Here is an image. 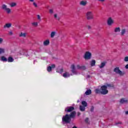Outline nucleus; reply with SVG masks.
<instances>
[{
  "instance_id": "f257e3e1",
  "label": "nucleus",
  "mask_w": 128,
  "mask_h": 128,
  "mask_svg": "<svg viewBox=\"0 0 128 128\" xmlns=\"http://www.w3.org/2000/svg\"><path fill=\"white\" fill-rule=\"evenodd\" d=\"M76 111H73L70 113V114H66L65 116H63L62 118V121L65 124H70L72 122V118H74L76 116Z\"/></svg>"
},
{
  "instance_id": "f03ea898",
  "label": "nucleus",
  "mask_w": 128,
  "mask_h": 128,
  "mask_svg": "<svg viewBox=\"0 0 128 128\" xmlns=\"http://www.w3.org/2000/svg\"><path fill=\"white\" fill-rule=\"evenodd\" d=\"M86 18L88 20H92L94 18L92 12L88 11L86 13Z\"/></svg>"
},
{
  "instance_id": "7ed1b4c3",
  "label": "nucleus",
  "mask_w": 128,
  "mask_h": 128,
  "mask_svg": "<svg viewBox=\"0 0 128 128\" xmlns=\"http://www.w3.org/2000/svg\"><path fill=\"white\" fill-rule=\"evenodd\" d=\"M100 94H108V86L104 85L100 88Z\"/></svg>"
},
{
  "instance_id": "20e7f679",
  "label": "nucleus",
  "mask_w": 128,
  "mask_h": 128,
  "mask_svg": "<svg viewBox=\"0 0 128 128\" xmlns=\"http://www.w3.org/2000/svg\"><path fill=\"white\" fill-rule=\"evenodd\" d=\"M84 58L86 60H88L92 58V53L89 52H86L84 56Z\"/></svg>"
},
{
  "instance_id": "39448f33",
  "label": "nucleus",
  "mask_w": 128,
  "mask_h": 128,
  "mask_svg": "<svg viewBox=\"0 0 128 128\" xmlns=\"http://www.w3.org/2000/svg\"><path fill=\"white\" fill-rule=\"evenodd\" d=\"M114 72L117 74H120V76H124V72H123L120 70V68L116 67L114 68Z\"/></svg>"
},
{
  "instance_id": "423d86ee",
  "label": "nucleus",
  "mask_w": 128,
  "mask_h": 128,
  "mask_svg": "<svg viewBox=\"0 0 128 128\" xmlns=\"http://www.w3.org/2000/svg\"><path fill=\"white\" fill-rule=\"evenodd\" d=\"M74 110V107L72 106H67L64 109L65 112H72Z\"/></svg>"
},
{
  "instance_id": "0eeeda50",
  "label": "nucleus",
  "mask_w": 128,
  "mask_h": 128,
  "mask_svg": "<svg viewBox=\"0 0 128 128\" xmlns=\"http://www.w3.org/2000/svg\"><path fill=\"white\" fill-rule=\"evenodd\" d=\"M2 10H6L8 14H10V8H8V6L6 4H3L2 6Z\"/></svg>"
},
{
  "instance_id": "6e6552de",
  "label": "nucleus",
  "mask_w": 128,
  "mask_h": 128,
  "mask_svg": "<svg viewBox=\"0 0 128 128\" xmlns=\"http://www.w3.org/2000/svg\"><path fill=\"white\" fill-rule=\"evenodd\" d=\"M112 24H114V20L111 17H110L107 20V24L108 26H112Z\"/></svg>"
},
{
  "instance_id": "1a4fd4ad",
  "label": "nucleus",
  "mask_w": 128,
  "mask_h": 128,
  "mask_svg": "<svg viewBox=\"0 0 128 128\" xmlns=\"http://www.w3.org/2000/svg\"><path fill=\"white\" fill-rule=\"evenodd\" d=\"M106 62H102L101 64L98 66V67L100 68H102L106 66Z\"/></svg>"
},
{
  "instance_id": "9d476101",
  "label": "nucleus",
  "mask_w": 128,
  "mask_h": 128,
  "mask_svg": "<svg viewBox=\"0 0 128 128\" xmlns=\"http://www.w3.org/2000/svg\"><path fill=\"white\" fill-rule=\"evenodd\" d=\"M62 76L64 78H70V74L68 72H65L63 75Z\"/></svg>"
},
{
  "instance_id": "9b49d317",
  "label": "nucleus",
  "mask_w": 128,
  "mask_h": 128,
  "mask_svg": "<svg viewBox=\"0 0 128 128\" xmlns=\"http://www.w3.org/2000/svg\"><path fill=\"white\" fill-rule=\"evenodd\" d=\"M72 72V74H76V66L74 64L71 65Z\"/></svg>"
},
{
  "instance_id": "f8f14e48",
  "label": "nucleus",
  "mask_w": 128,
  "mask_h": 128,
  "mask_svg": "<svg viewBox=\"0 0 128 128\" xmlns=\"http://www.w3.org/2000/svg\"><path fill=\"white\" fill-rule=\"evenodd\" d=\"M120 104H126L128 103V100L126 99V98H122L120 100Z\"/></svg>"
},
{
  "instance_id": "ddd939ff",
  "label": "nucleus",
  "mask_w": 128,
  "mask_h": 128,
  "mask_svg": "<svg viewBox=\"0 0 128 128\" xmlns=\"http://www.w3.org/2000/svg\"><path fill=\"white\" fill-rule=\"evenodd\" d=\"M12 27V24L11 23H8L6 24L4 26V28H10Z\"/></svg>"
},
{
  "instance_id": "4468645a",
  "label": "nucleus",
  "mask_w": 128,
  "mask_h": 128,
  "mask_svg": "<svg viewBox=\"0 0 128 128\" xmlns=\"http://www.w3.org/2000/svg\"><path fill=\"white\" fill-rule=\"evenodd\" d=\"M14 60L12 56H9L7 59V62H12Z\"/></svg>"
},
{
  "instance_id": "2eb2a0df",
  "label": "nucleus",
  "mask_w": 128,
  "mask_h": 128,
  "mask_svg": "<svg viewBox=\"0 0 128 128\" xmlns=\"http://www.w3.org/2000/svg\"><path fill=\"white\" fill-rule=\"evenodd\" d=\"M76 68L78 70H86V66H80V65H77Z\"/></svg>"
},
{
  "instance_id": "dca6fc26",
  "label": "nucleus",
  "mask_w": 128,
  "mask_h": 128,
  "mask_svg": "<svg viewBox=\"0 0 128 128\" xmlns=\"http://www.w3.org/2000/svg\"><path fill=\"white\" fill-rule=\"evenodd\" d=\"M85 94H86V96H90V94H92V90L90 89L88 90L85 92Z\"/></svg>"
},
{
  "instance_id": "f3484780",
  "label": "nucleus",
  "mask_w": 128,
  "mask_h": 128,
  "mask_svg": "<svg viewBox=\"0 0 128 128\" xmlns=\"http://www.w3.org/2000/svg\"><path fill=\"white\" fill-rule=\"evenodd\" d=\"M43 44H44V46H48V44H50V40H47L44 41Z\"/></svg>"
},
{
  "instance_id": "a211bd4d",
  "label": "nucleus",
  "mask_w": 128,
  "mask_h": 128,
  "mask_svg": "<svg viewBox=\"0 0 128 128\" xmlns=\"http://www.w3.org/2000/svg\"><path fill=\"white\" fill-rule=\"evenodd\" d=\"M56 34V32H52L50 34V38H54V36Z\"/></svg>"
},
{
  "instance_id": "6ab92c4d",
  "label": "nucleus",
  "mask_w": 128,
  "mask_h": 128,
  "mask_svg": "<svg viewBox=\"0 0 128 128\" xmlns=\"http://www.w3.org/2000/svg\"><path fill=\"white\" fill-rule=\"evenodd\" d=\"M90 66H96V60H92V61L90 62Z\"/></svg>"
},
{
  "instance_id": "aec40b11",
  "label": "nucleus",
  "mask_w": 128,
  "mask_h": 128,
  "mask_svg": "<svg viewBox=\"0 0 128 128\" xmlns=\"http://www.w3.org/2000/svg\"><path fill=\"white\" fill-rule=\"evenodd\" d=\"M19 36L22 37V38H26V32H24V33L21 32Z\"/></svg>"
},
{
  "instance_id": "412c9836",
  "label": "nucleus",
  "mask_w": 128,
  "mask_h": 128,
  "mask_svg": "<svg viewBox=\"0 0 128 128\" xmlns=\"http://www.w3.org/2000/svg\"><path fill=\"white\" fill-rule=\"evenodd\" d=\"M80 110L81 112H84L86 110V108L84 106H80Z\"/></svg>"
},
{
  "instance_id": "4be33fe9",
  "label": "nucleus",
  "mask_w": 128,
  "mask_h": 128,
  "mask_svg": "<svg viewBox=\"0 0 128 128\" xmlns=\"http://www.w3.org/2000/svg\"><path fill=\"white\" fill-rule=\"evenodd\" d=\"M1 60H2V62H8V58L4 56H2L1 57Z\"/></svg>"
},
{
  "instance_id": "5701e85b",
  "label": "nucleus",
  "mask_w": 128,
  "mask_h": 128,
  "mask_svg": "<svg viewBox=\"0 0 128 128\" xmlns=\"http://www.w3.org/2000/svg\"><path fill=\"white\" fill-rule=\"evenodd\" d=\"M86 4H87L86 1H84V0L81 1L80 2V4L81 6H86Z\"/></svg>"
},
{
  "instance_id": "b1692460",
  "label": "nucleus",
  "mask_w": 128,
  "mask_h": 128,
  "mask_svg": "<svg viewBox=\"0 0 128 128\" xmlns=\"http://www.w3.org/2000/svg\"><path fill=\"white\" fill-rule=\"evenodd\" d=\"M114 32H120V27L115 28Z\"/></svg>"
},
{
  "instance_id": "393cba45",
  "label": "nucleus",
  "mask_w": 128,
  "mask_h": 128,
  "mask_svg": "<svg viewBox=\"0 0 128 128\" xmlns=\"http://www.w3.org/2000/svg\"><path fill=\"white\" fill-rule=\"evenodd\" d=\"M82 104L84 107L88 106V103L86 101H82Z\"/></svg>"
},
{
  "instance_id": "a878e982",
  "label": "nucleus",
  "mask_w": 128,
  "mask_h": 128,
  "mask_svg": "<svg viewBox=\"0 0 128 128\" xmlns=\"http://www.w3.org/2000/svg\"><path fill=\"white\" fill-rule=\"evenodd\" d=\"M4 54V49L0 48V54Z\"/></svg>"
},
{
  "instance_id": "bb28decb",
  "label": "nucleus",
  "mask_w": 128,
  "mask_h": 128,
  "mask_svg": "<svg viewBox=\"0 0 128 128\" xmlns=\"http://www.w3.org/2000/svg\"><path fill=\"white\" fill-rule=\"evenodd\" d=\"M16 6V4L15 2H12L10 4V6H11V8H14V6Z\"/></svg>"
},
{
  "instance_id": "cd10ccee",
  "label": "nucleus",
  "mask_w": 128,
  "mask_h": 128,
  "mask_svg": "<svg viewBox=\"0 0 128 128\" xmlns=\"http://www.w3.org/2000/svg\"><path fill=\"white\" fill-rule=\"evenodd\" d=\"M126 34V29H122L121 32V36H124Z\"/></svg>"
},
{
  "instance_id": "c85d7f7f",
  "label": "nucleus",
  "mask_w": 128,
  "mask_h": 128,
  "mask_svg": "<svg viewBox=\"0 0 128 128\" xmlns=\"http://www.w3.org/2000/svg\"><path fill=\"white\" fill-rule=\"evenodd\" d=\"M100 92H101L100 89L99 90L97 88V89H96L95 90L96 94H100Z\"/></svg>"
},
{
  "instance_id": "c756f323",
  "label": "nucleus",
  "mask_w": 128,
  "mask_h": 128,
  "mask_svg": "<svg viewBox=\"0 0 128 128\" xmlns=\"http://www.w3.org/2000/svg\"><path fill=\"white\" fill-rule=\"evenodd\" d=\"M64 72V69L60 68V70L56 71L57 72H58L59 74H62Z\"/></svg>"
},
{
  "instance_id": "7c9ffc66",
  "label": "nucleus",
  "mask_w": 128,
  "mask_h": 128,
  "mask_svg": "<svg viewBox=\"0 0 128 128\" xmlns=\"http://www.w3.org/2000/svg\"><path fill=\"white\" fill-rule=\"evenodd\" d=\"M106 86H107V88H114V84H106Z\"/></svg>"
},
{
  "instance_id": "2f4dec72",
  "label": "nucleus",
  "mask_w": 128,
  "mask_h": 128,
  "mask_svg": "<svg viewBox=\"0 0 128 128\" xmlns=\"http://www.w3.org/2000/svg\"><path fill=\"white\" fill-rule=\"evenodd\" d=\"M32 24L33 26H38V22H34L32 23Z\"/></svg>"
},
{
  "instance_id": "473e14b6",
  "label": "nucleus",
  "mask_w": 128,
  "mask_h": 128,
  "mask_svg": "<svg viewBox=\"0 0 128 128\" xmlns=\"http://www.w3.org/2000/svg\"><path fill=\"white\" fill-rule=\"evenodd\" d=\"M47 70L48 72H52V66H48L47 68Z\"/></svg>"
},
{
  "instance_id": "72a5a7b5",
  "label": "nucleus",
  "mask_w": 128,
  "mask_h": 128,
  "mask_svg": "<svg viewBox=\"0 0 128 128\" xmlns=\"http://www.w3.org/2000/svg\"><path fill=\"white\" fill-rule=\"evenodd\" d=\"M2 42H4V39H2V38H0V44H2Z\"/></svg>"
},
{
  "instance_id": "f704fd0d",
  "label": "nucleus",
  "mask_w": 128,
  "mask_h": 128,
  "mask_svg": "<svg viewBox=\"0 0 128 128\" xmlns=\"http://www.w3.org/2000/svg\"><path fill=\"white\" fill-rule=\"evenodd\" d=\"M33 5L34 6H35V8H38V4H36V2H33Z\"/></svg>"
},
{
  "instance_id": "c9c22d12",
  "label": "nucleus",
  "mask_w": 128,
  "mask_h": 128,
  "mask_svg": "<svg viewBox=\"0 0 128 128\" xmlns=\"http://www.w3.org/2000/svg\"><path fill=\"white\" fill-rule=\"evenodd\" d=\"M49 12L50 14H54V10H52V9H50L49 10Z\"/></svg>"
},
{
  "instance_id": "e433bc0d",
  "label": "nucleus",
  "mask_w": 128,
  "mask_h": 128,
  "mask_svg": "<svg viewBox=\"0 0 128 128\" xmlns=\"http://www.w3.org/2000/svg\"><path fill=\"white\" fill-rule=\"evenodd\" d=\"M37 18H38V20H42V19L40 18V15H37Z\"/></svg>"
},
{
  "instance_id": "4c0bfd02",
  "label": "nucleus",
  "mask_w": 128,
  "mask_h": 128,
  "mask_svg": "<svg viewBox=\"0 0 128 128\" xmlns=\"http://www.w3.org/2000/svg\"><path fill=\"white\" fill-rule=\"evenodd\" d=\"M124 62H128V56H126L124 59Z\"/></svg>"
},
{
  "instance_id": "58836bf2",
  "label": "nucleus",
  "mask_w": 128,
  "mask_h": 128,
  "mask_svg": "<svg viewBox=\"0 0 128 128\" xmlns=\"http://www.w3.org/2000/svg\"><path fill=\"white\" fill-rule=\"evenodd\" d=\"M51 68H56V65L53 64L51 66Z\"/></svg>"
},
{
  "instance_id": "ea45409f",
  "label": "nucleus",
  "mask_w": 128,
  "mask_h": 128,
  "mask_svg": "<svg viewBox=\"0 0 128 128\" xmlns=\"http://www.w3.org/2000/svg\"><path fill=\"white\" fill-rule=\"evenodd\" d=\"M94 106L91 107L90 112H94Z\"/></svg>"
},
{
  "instance_id": "a19ab883",
  "label": "nucleus",
  "mask_w": 128,
  "mask_h": 128,
  "mask_svg": "<svg viewBox=\"0 0 128 128\" xmlns=\"http://www.w3.org/2000/svg\"><path fill=\"white\" fill-rule=\"evenodd\" d=\"M85 122L88 123V118H86V119H85Z\"/></svg>"
},
{
  "instance_id": "79ce46f5",
  "label": "nucleus",
  "mask_w": 128,
  "mask_h": 128,
  "mask_svg": "<svg viewBox=\"0 0 128 128\" xmlns=\"http://www.w3.org/2000/svg\"><path fill=\"white\" fill-rule=\"evenodd\" d=\"M87 28H88V30H90L92 28V27L90 26H88Z\"/></svg>"
},
{
  "instance_id": "37998d69",
  "label": "nucleus",
  "mask_w": 128,
  "mask_h": 128,
  "mask_svg": "<svg viewBox=\"0 0 128 128\" xmlns=\"http://www.w3.org/2000/svg\"><path fill=\"white\" fill-rule=\"evenodd\" d=\"M54 18H58V14H54Z\"/></svg>"
},
{
  "instance_id": "c03bdc74",
  "label": "nucleus",
  "mask_w": 128,
  "mask_h": 128,
  "mask_svg": "<svg viewBox=\"0 0 128 128\" xmlns=\"http://www.w3.org/2000/svg\"><path fill=\"white\" fill-rule=\"evenodd\" d=\"M125 68H126V70H128V64H127L125 66Z\"/></svg>"
},
{
  "instance_id": "a18cd8bd",
  "label": "nucleus",
  "mask_w": 128,
  "mask_h": 128,
  "mask_svg": "<svg viewBox=\"0 0 128 128\" xmlns=\"http://www.w3.org/2000/svg\"><path fill=\"white\" fill-rule=\"evenodd\" d=\"M80 112H78V113H77V116H80Z\"/></svg>"
},
{
  "instance_id": "49530a36",
  "label": "nucleus",
  "mask_w": 128,
  "mask_h": 128,
  "mask_svg": "<svg viewBox=\"0 0 128 128\" xmlns=\"http://www.w3.org/2000/svg\"><path fill=\"white\" fill-rule=\"evenodd\" d=\"M99 2H104V0H98Z\"/></svg>"
},
{
  "instance_id": "de8ad7c7",
  "label": "nucleus",
  "mask_w": 128,
  "mask_h": 128,
  "mask_svg": "<svg viewBox=\"0 0 128 128\" xmlns=\"http://www.w3.org/2000/svg\"><path fill=\"white\" fill-rule=\"evenodd\" d=\"M29 1L31 2H34V0H29Z\"/></svg>"
},
{
  "instance_id": "09e8293b",
  "label": "nucleus",
  "mask_w": 128,
  "mask_h": 128,
  "mask_svg": "<svg viewBox=\"0 0 128 128\" xmlns=\"http://www.w3.org/2000/svg\"><path fill=\"white\" fill-rule=\"evenodd\" d=\"M56 18V20H60V18H59V17H57Z\"/></svg>"
},
{
  "instance_id": "8fccbe9b",
  "label": "nucleus",
  "mask_w": 128,
  "mask_h": 128,
  "mask_svg": "<svg viewBox=\"0 0 128 128\" xmlns=\"http://www.w3.org/2000/svg\"><path fill=\"white\" fill-rule=\"evenodd\" d=\"M9 34H10L12 35V32H9Z\"/></svg>"
},
{
  "instance_id": "3c124183",
  "label": "nucleus",
  "mask_w": 128,
  "mask_h": 128,
  "mask_svg": "<svg viewBox=\"0 0 128 128\" xmlns=\"http://www.w3.org/2000/svg\"><path fill=\"white\" fill-rule=\"evenodd\" d=\"M126 114H128V111H126Z\"/></svg>"
},
{
  "instance_id": "603ef678",
  "label": "nucleus",
  "mask_w": 128,
  "mask_h": 128,
  "mask_svg": "<svg viewBox=\"0 0 128 128\" xmlns=\"http://www.w3.org/2000/svg\"><path fill=\"white\" fill-rule=\"evenodd\" d=\"M72 128H78V127H76V126H74L72 127Z\"/></svg>"
},
{
  "instance_id": "864d4df0",
  "label": "nucleus",
  "mask_w": 128,
  "mask_h": 128,
  "mask_svg": "<svg viewBox=\"0 0 128 128\" xmlns=\"http://www.w3.org/2000/svg\"><path fill=\"white\" fill-rule=\"evenodd\" d=\"M88 78H90V76L89 75L88 76Z\"/></svg>"
},
{
  "instance_id": "5fc2aeb1",
  "label": "nucleus",
  "mask_w": 128,
  "mask_h": 128,
  "mask_svg": "<svg viewBox=\"0 0 128 128\" xmlns=\"http://www.w3.org/2000/svg\"><path fill=\"white\" fill-rule=\"evenodd\" d=\"M118 123H117V124H118Z\"/></svg>"
}]
</instances>
